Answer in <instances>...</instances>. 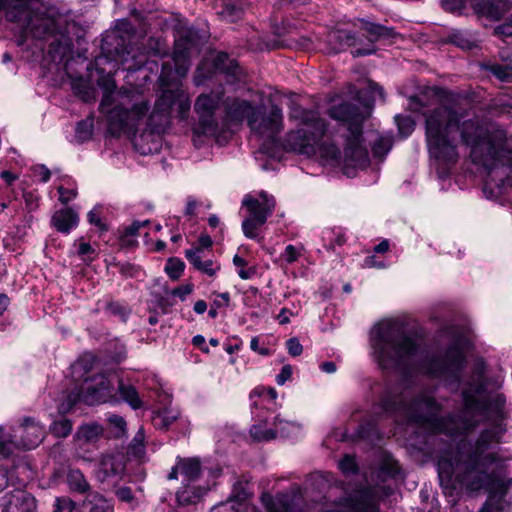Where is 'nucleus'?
Here are the masks:
<instances>
[{"mask_svg":"<svg viewBox=\"0 0 512 512\" xmlns=\"http://www.w3.org/2000/svg\"><path fill=\"white\" fill-rule=\"evenodd\" d=\"M188 261L194 266L195 269L208 276H215L220 269V265L216 264L210 259L204 260L202 255V248H192L185 252Z\"/></svg>","mask_w":512,"mask_h":512,"instance_id":"obj_23","label":"nucleus"},{"mask_svg":"<svg viewBox=\"0 0 512 512\" xmlns=\"http://www.w3.org/2000/svg\"><path fill=\"white\" fill-rule=\"evenodd\" d=\"M88 220L91 224L99 227L101 230H107V227L102 223L101 218L97 211L92 210L88 213Z\"/></svg>","mask_w":512,"mask_h":512,"instance_id":"obj_63","label":"nucleus"},{"mask_svg":"<svg viewBox=\"0 0 512 512\" xmlns=\"http://www.w3.org/2000/svg\"><path fill=\"white\" fill-rule=\"evenodd\" d=\"M492 109L494 110V113L497 115H507L512 118V103H495Z\"/></svg>","mask_w":512,"mask_h":512,"instance_id":"obj_52","label":"nucleus"},{"mask_svg":"<svg viewBox=\"0 0 512 512\" xmlns=\"http://www.w3.org/2000/svg\"><path fill=\"white\" fill-rule=\"evenodd\" d=\"M34 499L25 491L15 490L0 499L2 512H31Z\"/></svg>","mask_w":512,"mask_h":512,"instance_id":"obj_20","label":"nucleus"},{"mask_svg":"<svg viewBox=\"0 0 512 512\" xmlns=\"http://www.w3.org/2000/svg\"><path fill=\"white\" fill-rule=\"evenodd\" d=\"M226 118L229 122L241 123L249 120L256 115L259 106H253L247 100H240L238 98H227L224 102Z\"/></svg>","mask_w":512,"mask_h":512,"instance_id":"obj_17","label":"nucleus"},{"mask_svg":"<svg viewBox=\"0 0 512 512\" xmlns=\"http://www.w3.org/2000/svg\"><path fill=\"white\" fill-rule=\"evenodd\" d=\"M118 392L121 399L127 402L133 409H138L142 406L138 392L132 385H126L119 381Z\"/></svg>","mask_w":512,"mask_h":512,"instance_id":"obj_32","label":"nucleus"},{"mask_svg":"<svg viewBox=\"0 0 512 512\" xmlns=\"http://www.w3.org/2000/svg\"><path fill=\"white\" fill-rule=\"evenodd\" d=\"M207 491V487L185 483L184 486L177 491L176 497L178 502L182 505L195 504L202 499Z\"/></svg>","mask_w":512,"mask_h":512,"instance_id":"obj_25","label":"nucleus"},{"mask_svg":"<svg viewBox=\"0 0 512 512\" xmlns=\"http://www.w3.org/2000/svg\"><path fill=\"white\" fill-rule=\"evenodd\" d=\"M395 121L397 123L399 132L403 136H408V135H410L413 132L414 127H415V123H414V121L410 117H405V116H399L398 115V116L395 117Z\"/></svg>","mask_w":512,"mask_h":512,"instance_id":"obj_45","label":"nucleus"},{"mask_svg":"<svg viewBox=\"0 0 512 512\" xmlns=\"http://www.w3.org/2000/svg\"><path fill=\"white\" fill-rule=\"evenodd\" d=\"M393 145V139L390 135H381L379 136L373 146L372 152L375 157L383 158L388 154Z\"/></svg>","mask_w":512,"mask_h":512,"instance_id":"obj_35","label":"nucleus"},{"mask_svg":"<svg viewBox=\"0 0 512 512\" xmlns=\"http://www.w3.org/2000/svg\"><path fill=\"white\" fill-rule=\"evenodd\" d=\"M261 502L268 512H303V495L298 487L276 496L263 493Z\"/></svg>","mask_w":512,"mask_h":512,"instance_id":"obj_14","label":"nucleus"},{"mask_svg":"<svg viewBox=\"0 0 512 512\" xmlns=\"http://www.w3.org/2000/svg\"><path fill=\"white\" fill-rule=\"evenodd\" d=\"M371 105L361 106L342 102L328 109V115L337 121L348 125V135L344 148V158L347 164L364 168L369 164V154L363 145L362 124L370 114Z\"/></svg>","mask_w":512,"mask_h":512,"instance_id":"obj_5","label":"nucleus"},{"mask_svg":"<svg viewBox=\"0 0 512 512\" xmlns=\"http://www.w3.org/2000/svg\"><path fill=\"white\" fill-rule=\"evenodd\" d=\"M97 83L103 90L100 111L106 115L109 133L120 136L134 131L149 111L148 102L136 90H116L110 75L99 78Z\"/></svg>","mask_w":512,"mask_h":512,"instance_id":"obj_4","label":"nucleus"},{"mask_svg":"<svg viewBox=\"0 0 512 512\" xmlns=\"http://www.w3.org/2000/svg\"><path fill=\"white\" fill-rule=\"evenodd\" d=\"M328 43L331 46V51L334 53L340 52L347 47H352L356 44V36L345 29H336L328 33Z\"/></svg>","mask_w":512,"mask_h":512,"instance_id":"obj_24","label":"nucleus"},{"mask_svg":"<svg viewBox=\"0 0 512 512\" xmlns=\"http://www.w3.org/2000/svg\"><path fill=\"white\" fill-rule=\"evenodd\" d=\"M50 430L52 434L55 435L56 437L65 438L72 431V423L70 420L66 418H61L52 423Z\"/></svg>","mask_w":512,"mask_h":512,"instance_id":"obj_37","label":"nucleus"},{"mask_svg":"<svg viewBox=\"0 0 512 512\" xmlns=\"http://www.w3.org/2000/svg\"><path fill=\"white\" fill-rule=\"evenodd\" d=\"M362 23V29L367 33L369 42L374 43L380 39H389L396 36L393 28H389L380 24L359 20Z\"/></svg>","mask_w":512,"mask_h":512,"instance_id":"obj_26","label":"nucleus"},{"mask_svg":"<svg viewBox=\"0 0 512 512\" xmlns=\"http://www.w3.org/2000/svg\"><path fill=\"white\" fill-rule=\"evenodd\" d=\"M10 22H23V29L16 39L18 46H24L28 35L40 40L55 35L57 24L53 17L32 8L31 0H0V15Z\"/></svg>","mask_w":512,"mask_h":512,"instance_id":"obj_6","label":"nucleus"},{"mask_svg":"<svg viewBox=\"0 0 512 512\" xmlns=\"http://www.w3.org/2000/svg\"><path fill=\"white\" fill-rule=\"evenodd\" d=\"M303 248L296 247L289 244L285 247L284 252L281 254V258L288 264L294 263L302 255Z\"/></svg>","mask_w":512,"mask_h":512,"instance_id":"obj_46","label":"nucleus"},{"mask_svg":"<svg viewBox=\"0 0 512 512\" xmlns=\"http://www.w3.org/2000/svg\"><path fill=\"white\" fill-rule=\"evenodd\" d=\"M67 483L71 490L79 493H86L90 485L79 469H70L67 474Z\"/></svg>","mask_w":512,"mask_h":512,"instance_id":"obj_31","label":"nucleus"},{"mask_svg":"<svg viewBox=\"0 0 512 512\" xmlns=\"http://www.w3.org/2000/svg\"><path fill=\"white\" fill-rule=\"evenodd\" d=\"M115 494L118 497V499L123 501V502L130 503L134 499V495H133V492H132L131 488L127 487V486H123V487L118 488L116 490Z\"/></svg>","mask_w":512,"mask_h":512,"instance_id":"obj_53","label":"nucleus"},{"mask_svg":"<svg viewBox=\"0 0 512 512\" xmlns=\"http://www.w3.org/2000/svg\"><path fill=\"white\" fill-rule=\"evenodd\" d=\"M104 429L98 423H88L79 427L76 437L84 443H95L103 435Z\"/></svg>","mask_w":512,"mask_h":512,"instance_id":"obj_27","label":"nucleus"},{"mask_svg":"<svg viewBox=\"0 0 512 512\" xmlns=\"http://www.w3.org/2000/svg\"><path fill=\"white\" fill-rule=\"evenodd\" d=\"M259 337L255 336L250 341V348L254 352H257L258 354L262 356H267L270 354V350L267 347H260L259 346Z\"/></svg>","mask_w":512,"mask_h":512,"instance_id":"obj_59","label":"nucleus"},{"mask_svg":"<svg viewBox=\"0 0 512 512\" xmlns=\"http://www.w3.org/2000/svg\"><path fill=\"white\" fill-rule=\"evenodd\" d=\"M289 117L298 120L302 127L287 134L285 148L309 157L315 156L317 142L327 130L325 121L318 112L305 110L295 103L290 106Z\"/></svg>","mask_w":512,"mask_h":512,"instance_id":"obj_7","label":"nucleus"},{"mask_svg":"<svg viewBox=\"0 0 512 512\" xmlns=\"http://www.w3.org/2000/svg\"><path fill=\"white\" fill-rule=\"evenodd\" d=\"M495 33L504 36H512V19L509 22L498 26L495 29Z\"/></svg>","mask_w":512,"mask_h":512,"instance_id":"obj_64","label":"nucleus"},{"mask_svg":"<svg viewBox=\"0 0 512 512\" xmlns=\"http://www.w3.org/2000/svg\"><path fill=\"white\" fill-rule=\"evenodd\" d=\"M149 137L157 138L152 132L142 133L138 138H135L134 145L137 148V150H139L142 154L151 153L153 150H157L158 148L159 141L156 139L152 141L153 147L145 148L143 146V142Z\"/></svg>","mask_w":512,"mask_h":512,"instance_id":"obj_40","label":"nucleus"},{"mask_svg":"<svg viewBox=\"0 0 512 512\" xmlns=\"http://www.w3.org/2000/svg\"><path fill=\"white\" fill-rule=\"evenodd\" d=\"M107 421L113 429L114 437L119 438L126 434V421L122 416L108 414Z\"/></svg>","mask_w":512,"mask_h":512,"instance_id":"obj_38","label":"nucleus"},{"mask_svg":"<svg viewBox=\"0 0 512 512\" xmlns=\"http://www.w3.org/2000/svg\"><path fill=\"white\" fill-rule=\"evenodd\" d=\"M145 434L143 428H140L135 434L129 445V452L138 458H141L145 452L144 446Z\"/></svg>","mask_w":512,"mask_h":512,"instance_id":"obj_36","label":"nucleus"},{"mask_svg":"<svg viewBox=\"0 0 512 512\" xmlns=\"http://www.w3.org/2000/svg\"><path fill=\"white\" fill-rule=\"evenodd\" d=\"M466 0H442L443 7L448 11H455L463 6Z\"/></svg>","mask_w":512,"mask_h":512,"instance_id":"obj_62","label":"nucleus"},{"mask_svg":"<svg viewBox=\"0 0 512 512\" xmlns=\"http://www.w3.org/2000/svg\"><path fill=\"white\" fill-rule=\"evenodd\" d=\"M192 291H193V285L186 284V285H182V286L175 288L172 291V295L177 296L180 299L184 300L186 298V296H188L189 294L192 293Z\"/></svg>","mask_w":512,"mask_h":512,"instance_id":"obj_56","label":"nucleus"},{"mask_svg":"<svg viewBox=\"0 0 512 512\" xmlns=\"http://www.w3.org/2000/svg\"><path fill=\"white\" fill-rule=\"evenodd\" d=\"M16 447L23 449H33L37 447L44 438V428L34 418H23L19 427L14 430Z\"/></svg>","mask_w":512,"mask_h":512,"instance_id":"obj_15","label":"nucleus"},{"mask_svg":"<svg viewBox=\"0 0 512 512\" xmlns=\"http://www.w3.org/2000/svg\"><path fill=\"white\" fill-rule=\"evenodd\" d=\"M78 214L71 208L60 209L54 212L51 218V225L58 231L68 234L78 225Z\"/></svg>","mask_w":512,"mask_h":512,"instance_id":"obj_22","label":"nucleus"},{"mask_svg":"<svg viewBox=\"0 0 512 512\" xmlns=\"http://www.w3.org/2000/svg\"><path fill=\"white\" fill-rule=\"evenodd\" d=\"M35 173L40 177V180L44 183L48 182L51 177L50 170L43 164L37 165L34 168Z\"/></svg>","mask_w":512,"mask_h":512,"instance_id":"obj_60","label":"nucleus"},{"mask_svg":"<svg viewBox=\"0 0 512 512\" xmlns=\"http://www.w3.org/2000/svg\"><path fill=\"white\" fill-rule=\"evenodd\" d=\"M124 470L125 462L122 454H106L99 460L96 477L99 481L104 482L109 478L121 476Z\"/></svg>","mask_w":512,"mask_h":512,"instance_id":"obj_18","label":"nucleus"},{"mask_svg":"<svg viewBox=\"0 0 512 512\" xmlns=\"http://www.w3.org/2000/svg\"><path fill=\"white\" fill-rule=\"evenodd\" d=\"M473 8L479 15L498 20L510 9V0H473Z\"/></svg>","mask_w":512,"mask_h":512,"instance_id":"obj_21","label":"nucleus"},{"mask_svg":"<svg viewBox=\"0 0 512 512\" xmlns=\"http://www.w3.org/2000/svg\"><path fill=\"white\" fill-rule=\"evenodd\" d=\"M423 114L428 151L439 178H447L457 164L459 138L470 147L472 161L487 170L483 187L487 198L497 199L506 186L512 187V134L468 119L466 109L457 103L441 104Z\"/></svg>","mask_w":512,"mask_h":512,"instance_id":"obj_1","label":"nucleus"},{"mask_svg":"<svg viewBox=\"0 0 512 512\" xmlns=\"http://www.w3.org/2000/svg\"><path fill=\"white\" fill-rule=\"evenodd\" d=\"M484 385L481 376L476 384L463 391L464 408L459 418H440L441 406L431 391H421L412 397L409 389L399 394H386L381 400V409L393 414L402 422L414 423L434 433L458 436L474 429L480 419H498L502 417L505 398L501 394L482 398ZM399 421V419H397Z\"/></svg>","mask_w":512,"mask_h":512,"instance_id":"obj_2","label":"nucleus"},{"mask_svg":"<svg viewBox=\"0 0 512 512\" xmlns=\"http://www.w3.org/2000/svg\"><path fill=\"white\" fill-rule=\"evenodd\" d=\"M75 508L74 502L69 498H57L54 512H72Z\"/></svg>","mask_w":512,"mask_h":512,"instance_id":"obj_49","label":"nucleus"},{"mask_svg":"<svg viewBox=\"0 0 512 512\" xmlns=\"http://www.w3.org/2000/svg\"><path fill=\"white\" fill-rule=\"evenodd\" d=\"M346 510L332 511L322 506L316 512H376L374 495L367 489L359 491L353 498L345 500Z\"/></svg>","mask_w":512,"mask_h":512,"instance_id":"obj_19","label":"nucleus"},{"mask_svg":"<svg viewBox=\"0 0 512 512\" xmlns=\"http://www.w3.org/2000/svg\"><path fill=\"white\" fill-rule=\"evenodd\" d=\"M300 425L296 422L286 421L279 416L261 418L250 428L254 440L270 441L277 437H294L300 432Z\"/></svg>","mask_w":512,"mask_h":512,"instance_id":"obj_11","label":"nucleus"},{"mask_svg":"<svg viewBox=\"0 0 512 512\" xmlns=\"http://www.w3.org/2000/svg\"><path fill=\"white\" fill-rule=\"evenodd\" d=\"M211 512H240V510L235 505L226 501L224 503H220V504L214 506L211 509Z\"/></svg>","mask_w":512,"mask_h":512,"instance_id":"obj_58","label":"nucleus"},{"mask_svg":"<svg viewBox=\"0 0 512 512\" xmlns=\"http://www.w3.org/2000/svg\"><path fill=\"white\" fill-rule=\"evenodd\" d=\"M340 150L333 143L323 141L322 138L317 142L316 154L327 163H337L340 159Z\"/></svg>","mask_w":512,"mask_h":512,"instance_id":"obj_28","label":"nucleus"},{"mask_svg":"<svg viewBox=\"0 0 512 512\" xmlns=\"http://www.w3.org/2000/svg\"><path fill=\"white\" fill-rule=\"evenodd\" d=\"M59 193V201L62 204H67L77 196V191L75 189L64 188L63 186L58 187Z\"/></svg>","mask_w":512,"mask_h":512,"instance_id":"obj_50","label":"nucleus"},{"mask_svg":"<svg viewBox=\"0 0 512 512\" xmlns=\"http://www.w3.org/2000/svg\"><path fill=\"white\" fill-rule=\"evenodd\" d=\"M242 205L248 211V217L242 222L243 233L247 238L256 239L258 237V229L266 223L268 217L275 209V199L273 196L262 191L257 198L246 195Z\"/></svg>","mask_w":512,"mask_h":512,"instance_id":"obj_9","label":"nucleus"},{"mask_svg":"<svg viewBox=\"0 0 512 512\" xmlns=\"http://www.w3.org/2000/svg\"><path fill=\"white\" fill-rule=\"evenodd\" d=\"M450 42L455 44L456 46L462 49H471L473 47V42L470 38L461 31H454L449 36Z\"/></svg>","mask_w":512,"mask_h":512,"instance_id":"obj_42","label":"nucleus"},{"mask_svg":"<svg viewBox=\"0 0 512 512\" xmlns=\"http://www.w3.org/2000/svg\"><path fill=\"white\" fill-rule=\"evenodd\" d=\"M181 475L183 483H192L201 475V462L199 458H181L177 457L175 465L171 468L167 478L177 480Z\"/></svg>","mask_w":512,"mask_h":512,"instance_id":"obj_16","label":"nucleus"},{"mask_svg":"<svg viewBox=\"0 0 512 512\" xmlns=\"http://www.w3.org/2000/svg\"><path fill=\"white\" fill-rule=\"evenodd\" d=\"M374 360L382 369H397L404 373L420 372L433 378L459 381L465 364V337H459L444 355L425 358L418 363L419 343L408 333L404 323L388 319L374 325L370 332Z\"/></svg>","mask_w":512,"mask_h":512,"instance_id":"obj_3","label":"nucleus"},{"mask_svg":"<svg viewBox=\"0 0 512 512\" xmlns=\"http://www.w3.org/2000/svg\"><path fill=\"white\" fill-rule=\"evenodd\" d=\"M149 223L150 222L148 220H145L142 222L135 221L125 228V235L134 236L138 233V231L140 230L141 227H144V226L148 225Z\"/></svg>","mask_w":512,"mask_h":512,"instance_id":"obj_57","label":"nucleus"},{"mask_svg":"<svg viewBox=\"0 0 512 512\" xmlns=\"http://www.w3.org/2000/svg\"><path fill=\"white\" fill-rule=\"evenodd\" d=\"M339 468L344 474H354L357 472V464L354 457L345 455L339 462Z\"/></svg>","mask_w":512,"mask_h":512,"instance_id":"obj_47","label":"nucleus"},{"mask_svg":"<svg viewBox=\"0 0 512 512\" xmlns=\"http://www.w3.org/2000/svg\"><path fill=\"white\" fill-rule=\"evenodd\" d=\"M94 131V120L92 117L80 121L75 130V137L79 143L89 140Z\"/></svg>","mask_w":512,"mask_h":512,"instance_id":"obj_34","label":"nucleus"},{"mask_svg":"<svg viewBox=\"0 0 512 512\" xmlns=\"http://www.w3.org/2000/svg\"><path fill=\"white\" fill-rule=\"evenodd\" d=\"M178 417L179 413L177 411L165 408L154 412L152 416V423L156 429L166 430L178 419Z\"/></svg>","mask_w":512,"mask_h":512,"instance_id":"obj_29","label":"nucleus"},{"mask_svg":"<svg viewBox=\"0 0 512 512\" xmlns=\"http://www.w3.org/2000/svg\"><path fill=\"white\" fill-rule=\"evenodd\" d=\"M77 254L86 262H91L95 258V249L86 242H81L77 248Z\"/></svg>","mask_w":512,"mask_h":512,"instance_id":"obj_48","label":"nucleus"},{"mask_svg":"<svg viewBox=\"0 0 512 512\" xmlns=\"http://www.w3.org/2000/svg\"><path fill=\"white\" fill-rule=\"evenodd\" d=\"M286 346L288 353L293 357L299 356L303 351V346L297 338H290L286 342Z\"/></svg>","mask_w":512,"mask_h":512,"instance_id":"obj_51","label":"nucleus"},{"mask_svg":"<svg viewBox=\"0 0 512 512\" xmlns=\"http://www.w3.org/2000/svg\"><path fill=\"white\" fill-rule=\"evenodd\" d=\"M249 128L254 134L274 142L277 134L283 129L282 110L272 105L269 112L265 113L264 107L259 106L256 115L249 120Z\"/></svg>","mask_w":512,"mask_h":512,"instance_id":"obj_12","label":"nucleus"},{"mask_svg":"<svg viewBox=\"0 0 512 512\" xmlns=\"http://www.w3.org/2000/svg\"><path fill=\"white\" fill-rule=\"evenodd\" d=\"M425 95L411 96L409 98V107L415 112H421L422 108L426 106L424 103Z\"/></svg>","mask_w":512,"mask_h":512,"instance_id":"obj_54","label":"nucleus"},{"mask_svg":"<svg viewBox=\"0 0 512 512\" xmlns=\"http://www.w3.org/2000/svg\"><path fill=\"white\" fill-rule=\"evenodd\" d=\"M487 70L502 82H512V62L494 63Z\"/></svg>","mask_w":512,"mask_h":512,"instance_id":"obj_33","label":"nucleus"},{"mask_svg":"<svg viewBox=\"0 0 512 512\" xmlns=\"http://www.w3.org/2000/svg\"><path fill=\"white\" fill-rule=\"evenodd\" d=\"M172 106V100L170 98V95L163 94L161 99L156 102L155 109L152 114V117H154L156 114H160L161 116H167L170 112Z\"/></svg>","mask_w":512,"mask_h":512,"instance_id":"obj_43","label":"nucleus"},{"mask_svg":"<svg viewBox=\"0 0 512 512\" xmlns=\"http://www.w3.org/2000/svg\"><path fill=\"white\" fill-rule=\"evenodd\" d=\"M292 377V366L284 365L280 371V373L276 377V382L278 385H284L286 381L290 380Z\"/></svg>","mask_w":512,"mask_h":512,"instance_id":"obj_55","label":"nucleus"},{"mask_svg":"<svg viewBox=\"0 0 512 512\" xmlns=\"http://www.w3.org/2000/svg\"><path fill=\"white\" fill-rule=\"evenodd\" d=\"M251 493L248 489V483L243 481H237L233 485L231 495L229 496L228 502L235 505L239 510L245 505V502L250 497Z\"/></svg>","mask_w":512,"mask_h":512,"instance_id":"obj_30","label":"nucleus"},{"mask_svg":"<svg viewBox=\"0 0 512 512\" xmlns=\"http://www.w3.org/2000/svg\"><path fill=\"white\" fill-rule=\"evenodd\" d=\"M12 444L16 446L14 435L5 433L4 428L0 426V454L8 455L11 452Z\"/></svg>","mask_w":512,"mask_h":512,"instance_id":"obj_44","label":"nucleus"},{"mask_svg":"<svg viewBox=\"0 0 512 512\" xmlns=\"http://www.w3.org/2000/svg\"><path fill=\"white\" fill-rule=\"evenodd\" d=\"M184 267L185 264L180 259L170 258L165 266V271L171 279L177 280L181 277Z\"/></svg>","mask_w":512,"mask_h":512,"instance_id":"obj_39","label":"nucleus"},{"mask_svg":"<svg viewBox=\"0 0 512 512\" xmlns=\"http://www.w3.org/2000/svg\"><path fill=\"white\" fill-rule=\"evenodd\" d=\"M115 379L116 375L112 372L86 379L80 389L79 400L88 405L118 402L119 399L112 384Z\"/></svg>","mask_w":512,"mask_h":512,"instance_id":"obj_10","label":"nucleus"},{"mask_svg":"<svg viewBox=\"0 0 512 512\" xmlns=\"http://www.w3.org/2000/svg\"><path fill=\"white\" fill-rule=\"evenodd\" d=\"M222 86L210 93L200 94L194 104L195 112L199 117L198 124L193 128V142L195 146L202 144V137H214L218 132V122L215 112L220 104L225 102Z\"/></svg>","mask_w":512,"mask_h":512,"instance_id":"obj_8","label":"nucleus"},{"mask_svg":"<svg viewBox=\"0 0 512 512\" xmlns=\"http://www.w3.org/2000/svg\"><path fill=\"white\" fill-rule=\"evenodd\" d=\"M233 264L236 267L240 268V270L238 271V275L243 280H247V279L252 278L255 275V273H256L255 268H252V267H250L248 269L244 268L247 265V262L245 261V259H243L239 255H235L233 257Z\"/></svg>","mask_w":512,"mask_h":512,"instance_id":"obj_41","label":"nucleus"},{"mask_svg":"<svg viewBox=\"0 0 512 512\" xmlns=\"http://www.w3.org/2000/svg\"><path fill=\"white\" fill-rule=\"evenodd\" d=\"M367 90L371 94L372 100L374 101L375 95H378L382 100H384V91L383 88L380 87L377 83L369 82L367 86Z\"/></svg>","mask_w":512,"mask_h":512,"instance_id":"obj_61","label":"nucleus"},{"mask_svg":"<svg viewBox=\"0 0 512 512\" xmlns=\"http://www.w3.org/2000/svg\"><path fill=\"white\" fill-rule=\"evenodd\" d=\"M197 49V32L192 28L182 29L175 39L172 59L176 74L184 77L190 67L189 58Z\"/></svg>","mask_w":512,"mask_h":512,"instance_id":"obj_13","label":"nucleus"}]
</instances>
